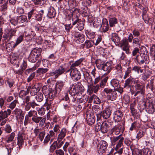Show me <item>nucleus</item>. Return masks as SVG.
Listing matches in <instances>:
<instances>
[{
  "label": "nucleus",
  "mask_w": 155,
  "mask_h": 155,
  "mask_svg": "<svg viewBox=\"0 0 155 155\" xmlns=\"http://www.w3.org/2000/svg\"><path fill=\"white\" fill-rule=\"evenodd\" d=\"M15 133L14 132H12L9 135L8 137V139L7 140V143H8L12 142L14 139L15 136Z\"/></svg>",
  "instance_id": "nucleus-53"
},
{
  "label": "nucleus",
  "mask_w": 155,
  "mask_h": 155,
  "mask_svg": "<svg viewBox=\"0 0 155 155\" xmlns=\"http://www.w3.org/2000/svg\"><path fill=\"white\" fill-rule=\"evenodd\" d=\"M102 68L104 71H106L107 73H109L111 69V64L110 63L107 62L102 65Z\"/></svg>",
  "instance_id": "nucleus-23"
},
{
  "label": "nucleus",
  "mask_w": 155,
  "mask_h": 155,
  "mask_svg": "<svg viewBox=\"0 0 155 155\" xmlns=\"http://www.w3.org/2000/svg\"><path fill=\"white\" fill-rule=\"evenodd\" d=\"M45 132L44 131L41 132L38 135V137L41 141L43 140L45 136Z\"/></svg>",
  "instance_id": "nucleus-63"
},
{
  "label": "nucleus",
  "mask_w": 155,
  "mask_h": 155,
  "mask_svg": "<svg viewBox=\"0 0 155 155\" xmlns=\"http://www.w3.org/2000/svg\"><path fill=\"white\" fill-rule=\"evenodd\" d=\"M55 152L56 155H64V151L61 149L56 150Z\"/></svg>",
  "instance_id": "nucleus-64"
},
{
  "label": "nucleus",
  "mask_w": 155,
  "mask_h": 155,
  "mask_svg": "<svg viewBox=\"0 0 155 155\" xmlns=\"http://www.w3.org/2000/svg\"><path fill=\"white\" fill-rule=\"evenodd\" d=\"M75 86H76V91L78 95L79 94V93H81L84 91V87L81 83H78Z\"/></svg>",
  "instance_id": "nucleus-33"
},
{
  "label": "nucleus",
  "mask_w": 155,
  "mask_h": 155,
  "mask_svg": "<svg viewBox=\"0 0 155 155\" xmlns=\"http://www.w3.org/2000/svg\"><path fill=\"white\" fill-rule=\"evenodd\" d=\"M45 88H46V87L45 86L43 87L42 91L43 94L45 96H47V97L48 99L50 100V101L52 100L58 92L54 88L47 89L46 90L48 91L46 92L45 91Z\"/></svg>",
  "instance_id": "nucleus-3"
},
{
  "label": "nucleus",
  "mask_w": 155,
  "mask_h": 155,
  "mask_svg": "<svg viewBox=\"0 0 155 155\" xmlns=\"http://www.w3.org/2000/svg\"><path fill=\"white\" fill-rule=\"evenodd\" d=\"M16 31L14 30H5V32L3 37L6 39L8 38H10L15 35Z\"/></svg>",
  "instance_id": "nucleus-17"
},
{
  "label": "nucleus",
  "mask_w": 155,
  "mask_h": 155,
  "mask_svg": "<svg viewBox=\"0 0 155 155\" xmlns=\"http://www.w3.org/2000/svg\"><path fill=\"white\" fill-rule=\"evenodd\" d=\"M101 26L102 27V29H108L109 26L107 19L105 18H104L103 19Z\"/></svg>",
  "instance_id": "nucleus-37"
},
{
  "label": "nucleus",
  "mask_w": 155,
  "mask_h": 155,
  "mask_svg": "<svg viewBox=\"0 0 155 155\" xmlns=\"http://www.w3.org/2000/svg\"><path fill=\"white\" fill-rule=\"evenodd\" d=\"M134 60L140 65L143 64L144 63L146 64L149 62V58L143 57L141 55L140 57L139 55H137Z\"/></svg>",
  "instance_id": "nucleus-12"
},
{
  "label": "nucleus",
  "mask_w": 155,
  "mask_h": 155,
  "mask_svg": "<svg viewBox=\"0 0 155 155\" xmlns=\"http://www.w3.org/2000/svg\"><path fill=\"white\" fill-rule=\"evenodd\" d=\"M69 94L71 95H75L76 94L78 95L76 91V86L74 85H72L70 86L68 90Z\"/></svg>",
  "instance_id": "nucleus-27"
},
{
  "label": "nucleus",
  "mask_w": 155,
  "mask_h": 155,
  "mask_svg": "<svg viewBox=\"0 0 155 155\" xmlns=\"http://www.w3.org/2000/svg\"><path fill=\"white\" fill-rule=\"evenodd\" d=\"M111 113V110L109 108H107L104 110L102 115L104 118L106 119L109 117Z\"/></svg>",
  "instance_id": "nucleus-24"
},
{
  "label": "nucleus",
  "mask_w": 155,
  "mask_h": 155,
  "mask_svg": "<svg viewBox=\"0 0 155 155\" xmlns=\"http://www.w3.org/2000/svg\"><path fill=\"white\" fill-rule=\"evenodd\" d=\"M56 13L54 8L50 7L48 10L47 16L49 18H54L56 15Z\"/></svg>",
  "instance_id": "nucleus-21"
},
{
  "label": "nucleus",
  "mask_w": 155,
  "mask_h": 155,
  "mask_svg": "<svg viewBox=\"0 0 155 155\" xmlns=\"http://www.w3.org/2000/svg\"><path fill=\"white\" fill-rule=\"evenodd\" d=\"M132 70V69L130 67H129L127 68L123 77L124 79H125L127 77L129 76V75L131 72Z\"/></svg>",
  "instance_id": "nucleus-56"
},
{
  "label": "nucleus",
  "mask_w": 155,
  "mask_h": 155,
  "mask_svg": "<svg viewBox=\"0 0 155 155\" xmlns=\"http://www.w3.org/2000/svg\"><path fill=\"white\" fill-rule=\"evenodd\" d=\"M5 84L7 86L11 88L12 87L13 85L14 81L12 79H8L6 81Z\"/></svg>",
  "instance_id": "nucleus-54"
},
{
  "label": "nucleus",
  "mask_w": 155,
  "mask_h": 155,
  "mask_svg": "<svg viewBox=\"0 0 155 155\" xmlns=\"http://www.w3.org/2000/svg\"><path fill=\"white\" fill-rule=\"evenodd\" d=\"M64 84V83L63 81H58L56 84L54 88L58 92H59L62 89Z\"/></svg>",
  "instance_id": "nucleus-22"
},
{
  "label": "nucleus",
  "mask_w": 155,
  "mask_h": 155,
  "mask_svg": "<svg viewBox=\"0 0 155 155\" xmlns=\"http://www.w3.org/2000/svg\"><path fill=\"white\" fill-rule=\"evenodd\" d=\"M110 25V27H113L117 23V19L114 18H110L109 20Z\"/></svg>",
  "instance_id": "nucleus-44"
},
{
  "label": "nucleus",
  "mask_w": 155,
  "mask_h": 155,
  "mask_svg": "<svg viewBox=\"0 0 155 155\" xmlns=\"http://www.w3.org/2000/svg\"><path fill=\"white\" fill-rule=\"evenodd\" d=\"M132 70L137 72L138 74H139L140 72L142 73L143 72V69H141V67L137 66L134 67L132 69Z\"/></svg>",
  "instance_id": "nucleus-49"
},
{
  "label": "nucleus",
  "mask_w": 155,
  "mask_h": 155,
  "mask_svg": "<svg viewBox=\"0 0 155 155\" xmlns=\"http://www.w3.org/2000/svg\"><path fill=\"white\" fill-rule=\"evenodd\" d=\"M111 39V40L116 44H118L119 43L120 40V38L118 37V35L115 33L112 34Z\"/></svg>",
  "instance_id": "nucleus-28"
},
{
  "label": "nucleus",
  "mask_w": 155,
  "mask_h": 155,
  "mask_svg": "<svg viewBox=\"0 0 155 155\" xmlns=\"http://www.w3.org/2000/svg\"><path fill=\"white\" fill-rule=\"evenodd\" d=\"M100 87L99 84H97L96 85H91L89 87V90H91V91L94 93H96L99 89V87Z\"/></svg>",
  "instance_id": "nucleus-32"
},
{
  "label": "nucleus",
  "mask_w": 155,
  "mask_h": 155,
  "mask_svg": "<svg viewBox=\"0 0 155 155\" xmlns=\"http://www.w3.org/2000/svg\"><path fill=\"white\" fill-rule=\"evenodd\" d=\"M110 123L107 121H104L101 124V131L103 133H105L108 131L110 127Z\"/></svg>",
  "instance_id": "nucleus-18"
},
{
  "label": "nucleus",
  "mask_w": 155,
  "mask_h": 155,
  "mask_svg": "<svg viewBox=\"0 0 155 155\" xmlns=\"http://www.w3.org/2000/svg\"><path fill=\"white\" fill-rule=\"evenodd\" d=\"M86 116L87 123L89 125H92L95 122V118L93 114H91L89 112L86 114Z\"/></svg>",
  "instance_id": "nucleus-11"
},
{
  "label": "nucleus",
  "mask_w": 155,
  "mask_h": 155,
  "mask_svg": "<svg viewBox=\"0 0 155 155\" xmlns=\"http://www.w3.org/2000/svg\"><path fill=\"white\" fill-rule=\"evenodd\" d=\"M100 143V146L97 147V151L99 153L102 154L105 153L107 150L108 144L104 140H101Z\"/></svg>",
  "instance_id": "nucleus-8"
},
{
  "label": "nucleus",
  "mask_w": 155,
  "mask_h": 155,
  "mask_svg": "<svg viewBox=\"0 0 155 155\" xmlns=\"http://www.w3.org/2000/svg\"><path fill=\"white\" fill-rule=\"evenodd\" d=\"M49 135L50 137L51 138V141L50 143L53 141L54 138L56 137V135L54 133V132L53 130H51L49 132V134L47 135Z\"/></svg>",
  "instance_id": "nucleus-50"
},
{
  "label": "nucleus",
  "mask_w": 155,
  "mask_h": 155,
  "mask_svg": "<svg viewBox=\"0 0 155 155\" xmlns=\"http://www.w3.org/2000/svg\"><path fill=\"white\" fill-rule=\"evenodd\" d=\"M74 37L76 41L78 43H82L85 40L84 36L80 33H75L74 34Z\"/></svg>",
  "instance_id": "nucleus-19"
},
{
  "label": "nucleus",
  "mask_w": 155,
  "mask_h": 155,
  "mask_svg": "<svg viewBox=\"0 0 155 155\" xmlns=\"http://www.w3.org/2000/svg\"><path fill=\"white\" fill-rule=\"evenodd\" d=\"M35 98L37 101L40 102L43 99V95L41 93H39L36 97Z\"/></svg>",
  "instance_id": "nucleus-57"
},
{
  "label": "nucleus",
  "mask_w": 155,
  "mask_h": 155,
  "mask_svg": "<svg viewBox=\"0 0 155 155\" xmlns=\"http://www.w3.org/2000/svg\"><path fill=\"white\" fill-rule=\"evenodd\" d=\"M58 77L64 73L65 69L62 66H60L56 70Z\"/></svg>",
  "instance_id": "nucleus-51"
},
{
  "label": "nucleus",
  "mask_w": 155,
  "mask_h": 155,
  "mask_svg": "<svg viewBox=\"0 0 155 155\" xmlns=\"http://www.w3.org/2000/svg\"><path fill=\"white\" fill-rule=\"evenodd\" d=\"M104 91L107 94V98L108 100L113 101L116 99L117 97V94L116 91H113L111 89H109L107 88H105Z\"/></svg>",
  "instance_id": "nucleus-5"
},
{
  "label": "nucleus",
  "mask_w": 155,
  "mask_h": 155,
  "mask_svg": "<svg viewBox=\"0 0 155 155\" xmlns=\"http://www.w3.org/2000/svg\"><path fill=\"white\" fill-rule=\"evenodd\" d=\"M32 121L36 124L39 123L40 127H42L44 125L45 122L46 121V118L41 117L35 116L31 118Z\"/></svg>",
  "instance_id": "nucleus-9"
},
{
  "label": "nucleus",
  "mask_w": 155,
  "mask_h": 155,
  "mask_svg": "<svg viewBox=\"0 0 155 155\" xmlns=\"http://www.w3.org/2000/svg\"><path fill=\"white\" fill-rule=\"evenodd\" d=\"M56 148L58 149L57 141H54L50 147L49 150L51 152H53Z\"/></svg>",
  "instance_id": "nucleus-46"
},
{
  "label": "nucleus",
  "mask_w": 155,
  "mask_h": 155,
  "mask_svg": "<svg viewBox=\"0 0 155 155\" xmlns=\"http://www.w3.org/2000/svg\"><path fill=\"white\" fill-rule=\"evenodd\" d=\"M24 133L22 131H19L18 134L17 145L18 146L19 149L23 145L24 140Z\"/></svg>",
  "instance_id": "nucleus-10"
},
{
  "label": "nucleus",
  "mask_w": 155,
  "mask_h": 155,
  "mask_svg": "<svg viewBox=\"0 0 155 155\" xmlns=\"http://www.w3.org/2000/svg\"><path fill=\"white\" fill-rule=\"evenodd\" d=\"M84 59L81 58L79 60L76 61L74 63H72L70 66V69H74L73 68L79 66L81 63L84 61Z\"/></svg>",
  "instance_id": "nucleus-30"
},
{
  "label": "nucleus",
  "mask_w": 155,
  "mask_h": 155,
  "mask_svg": "<svg viewBox=\"0 0 155 155\" xmlns=\"http://www.w3.org/2000/svg\"><path fill=\"white\" fill-rule=\"evenodd\" d=\"M134 79H133L131 77L127 79L125 81L124 87L126 88H129L130 87V84L131 81H133Z\"/></svg>",
  "instance_id": "nucleus-35"
},
{
  "label": "nucleus",
  "mask_w": 155,
  "mask_h": 155,
  "mask_svg": "<svg viewBox=\"0 0 155 155\" xmlns=\"http://www.w3.org/2000/svg\"><path fill=\"white\" fill-rule=\"evenodd\" d=\"M88 99V96L85 95H83L81 97L78 98L77 99V101L79 103H85L87 101Z\"/></svg>",
  "instance_id": "nucleus-38"
},
{
  "label": "nucleus",
  "mask_w": 155,
  "mask_h": 155,
  "mask_svg": "<svg viewBox=\"0 0 155 155\" xmlns=\"http://www.w3.org/2000/svg\"><path fill=\"white\" fill-rule=\"evenodd\" d=\"M140 53L142 57L149 58L148 53L145 47H143L141 48L140 50Z\"/></svg>",
  "instance_id": "nucleus-26"
},
{
  "label": "nucleus",
  "mask_w": 155,
  "mask_h": 155,
  "mask_svg": "<svg viewBox=\"0 0 155 155\" xmlns=\"http://www.w3.org/2000/svg\"><path fill=\"white\" fill-rule=\"evenodd\" d=\"M94 43V41L87 40L85 42V46L87 48H89L92 47Z\"/></svg>",
  "instance_id": "nucleus-47"
},
{
  "label": "nucleus",
  "mask_w": 155,
  "mask_h": 155,
  "mask_svg": "<svg viewBox=\"0 0 155 155\" xmlns=\"http://www.w3.org/2000/svg\"><path fill=\"white\" fill-rule=\"evenodd\" d=\"M111 85L114 87V89L118 87L119 85V81L117 79H113L111 80L110 82Z\"/></svg>",
  "instance_id": "nucleus-42"
},
{
  "label": "nucleus",
  "mask_w": 155,
  "mask_h": 155,
  "mask_svg": "<svg viewBox=\"0 0 155 155\" xmlns=\"http://www.w3.org/2000/svg\"><path fill=\"white\" fill-rule=\"evenodd\" d=\"M120 47L127 54L130 53V47L127 39L126 38H123L120 43Z\"/></svg>",
  "instance_id": "nucleus-6"
},
{
  "label": "nucleus",
  "mask_w": 155,
  "mask_h": 155,
  "mask_svg": "<svg viewBox=\"0 0 155 155\" xmlns=\"http://www.w3.org/2000/svg\"><path fill=\"white\" fill-rule=\"evenodd\" d=\"M48 71V69L47 68H39L37 70V72L39 74H41L46 73Z\"/></svg>",
  "instance_id": "nucleus-52"
},
{
  "label": "nucleus",
  "mask_w": 155,
  "mask_h": 155,
  "mask_svg": "<svg viewBox=\"0 0 155 155\" xmlns=\"http://www.w3.org/2000/svg\"><path fill=\"white\" fill-rule=\"evenodd\" d=\"M76 12H78V13L79 14L78 10L77 9H75L73 12V13L69 11H68L67 12H65V14L66 17H68L70 18L72 17L73 15H74V13Z\"/></svg>",
  "instance_id": "nucleus-41"
},
{
  "label": "nucleus",
  "mask_w": 155,
  "mask_h": 155,
  "mask_svg": "<svg viewBox=\"0 0 155 155\" xmlns=\"http://www.w3.org/2000/svg\"><path fill=\"white\" fill-rule=\"evenodd\" d=\"M84 26V24L83 21H80L78 23L77 28L78 29H83Z\"/></svg>",
  "instance_id": "nucleus-62"
},
{
  "label": "nucleus",
  "mask_w": 155,
  "mask_h": 155,
  "mask_svg": "<svg viewBox=\"0 0 155 155\" xmlns=\"http://www.w3.org/2000/svg\"><path fill=\"white\" fill-rule=\"evenodd\" d=\"M41 48L35 49L31 52L28 58L29 61L31 62H35L38 59L41 58Z\"/></svg>",
  "instance_id": "nucleus-2"
},
{
  "label": "nucleus",
  "mask_w": 155,
  "mask_h": 155,
  "mask_svg": "<svg viewBox=\"0 0 155 155\" xmlns=\"http://www.w3.org/2000/svg\"><path fill=\"white\" fill-rule=\"evenodd\" d=\"M4 130L7 133H10L12 129L11 126L9 124H6L4 127Z\"/></svg>",
  "instance_id": "nucleus-58"
},
{
  "label": "nucleus",
  "mask_w": 155,
  "mask_h": 155,
  "mask_svg": "<svg viewBox=\"0 0 155 155\" xmlns=\"http://www.w3.org/2000/svg\"><path fill=\"white\" fill-rule=\"evenodd\" d=\"M66 73L69 74L72 79L75 81L79 80L81 78V74L76 68L70 69L66 71Z\"/></svg>",
  "instance_id": "nucleus-4"
},
{
  "label": "nucleus",
  "mask_w": 155,
  "mask_h": 155,
  "mask_svg": "<svg viewBox=\"0 0 155 155\" xmlns=\"http://www.w3.org/2000/svg\"><path fill=\"white\" fill-rule=\"evenodd\" d=\"M114 69L116 74H120L122 73V67L120 64L115 66Z\"/></svg>",
  "instance_id": "nucleus-29"
},
{
  "label": "nucleus",
  "mask_w": 155,
  "mask_h": 155,
  "mask_svg": "<svg viewBox=\"0 0 155 155\" xmlns=\"http://www.w3.org/2000/svg\"><path fill=\"white\" fill-rule=\"evenodd\" d=\"M12 112L10 109H8L4 111L2 110L0 111V120H3L8 117Z\"/></svg>",
  "instance_id": "nucleus-15"
},
{
  "label": "nucleus",
  "mask_w": 155,
  "mask_h": 155,
  "mask_svg": "<svg viewBox=\"0 0 155 155\" xmlns=\"http://www.w3.org/2000/svg\"><path fill=\"white\" fill-rule=\"evenodd\" d=\"M23 34H21L18 37L17 39L15 44L13 46L14 48H15L23 41Z\"/></svg>",
  "instance_id": "nucleus-34"
},
{
  "label": "nucleus",
  "mask_w": 155,
  "mask_h": 155,
  "mask_svg": "<svg viewBox=\"0 0 155 155\" xmlns=\"http://www.w3.org/2000/svg\"><path fill=\"white\" fill-rule=\"evenodd\" d=\"M27 19V18L26 16L25 15H22L18 17L17 22L16 20H11V22L12 25H15L17 24L18 23H23Z\"/></svg>",
  "instance_id": "nucleus-14"
},
{
  "label": "nucleus",
  "mask_w": 155,
  "mask_h": 155,
  "mask_svg": "<svg viewBox=\"0 0 155 155\" xmlns=\"http://www.w3.org/2000/svg\"><path fill=\"white\" fill-rule=\"evenodd\" d=\"M133 82L134 84V87L137 92L135 93L134 96H136L139 94L143 95L145 92V86L137 79H134Z\"/></svg>",
  "instance_id": "nucleus-1"
},
{
  "label": "nucleus",
  "mask_w": 155,
  "mask_h": 155,
  "mask_svg": "<svg viewBox=\"0 0 155 155\" xmlns=\"http://www.w3.org/2000/svg\"><path fill=\"white\" fill-rule=\"evenodd\" d=\"M85 79L86 80L87 83L88 84H92L93 80L91 77L89 73L87 72L84 74V76Z\"/></svg>",
  "instance_id": "nucleus-36"
},
{
  "label": "nucleus",
  "mask_w": 155,
  "mask_h": 155,
  "mask_svg": "<svg viewBox=\"0 0 155 155\" xmlns=\"http://www.w3.org/2000/svg\"><path fill=\"white\" fill-rule=\"evenodd\" d=\"M12 113L15 115L17 120H18L19 119H20L21 121L23 120L24 114L23 111L21 109L16 108L12 111Z\"/></svg>",
  "instance_id": "nucleus-7"
},
{
  "label": "nucleus",
  "mask_w": 155,
  "mask_h": 155,
  "mask_svg": "<svg viewBox=\"0 0 155 155\" xmlns=\"http://www.w3.org/2000/svg\"><path fill=\"white\" fill-rule=\"evenodd\" d=\"M123 114L122 112L119 110L114 112V119L116 122H119L121 120Z\"/></svg>",
  "instance_id": "nucleus-16"
},
{
  "label": "nucleus",
  "mask_w": 155,
  "mask_h": 155,
  "mask_svg": "<svg viewBox=\"0 0 155 155\" xmlns=\"http://www.w3.org/2000/svg\"><path fill=\"white\" fill-rule=\"evenodd\" d=\"M28 34H27L26 32H25V37L28 36L30 37V39L29 40L34 39H35L34 37L35 36L36 34L33 31H31V32L29 33V32H28Z\"/></svg>",
  "instance_id": "nucleus-45"
},
{
  "label": "nucleus",
  "mask_w": 155,
  "mask_h": 155,
  "mask_svg": "<svg viewBox=\"0 0 155 155\" xmlns=\"http://www.w3.org/2000/svg\"><path fill=\"white\" fill-rule=\"evenodd\" d=\"M124 137H121L120 140L119 141L118 143L116 145L115 148V150H117V149L120 148L122 145L123 144V142L124 140Z\"/></svg>",
  "instance_id": "nucleus-59"
},
{
  "label": "nucleus",
  "mask_w": 155,
  "mask_h": 155,
  "mask_svg": "<svg viewBox=\"0 0 155 155\" xmlns=\"http://www.w3.org/2000/svg\"><path fill=\"white\" fill-rule=\"evenodd\" d=\"M142 18L144 21L145 23L147 24L148 23L150 19V18L147 15H142Z\"/></svg>",
  "instance_id": "nucleus-60"
},
{
  "label": "nucleus",
  "mask_w": 155,
  "mask_h": 155,
  "mask_svg": "<svg viewBox=\"0 0 155 155\" xmlns=\"http://www.w3.org/2000/svg\"><path fill=\"white\" fill-rule=\"evenodd\" d=\"M5 99L3 98H0V108L1 109L5 107Z\"/></svg>",
  "instance_id": "nucleus-61"
},
{
  "label": "nucleus",
  "mask_w": 155,
  "mask_h": 155,
  "mask_svg": "<svg viewBox=\"0 0 155 155\" xmlns=\"http://www.w3.org/2000/svg\"><path fill=\"white\" fill-rule=\"evenodd\" d=\"M122 130V127L121 125H120L118 127L115 126L112 128V131L114 132L115 135H117L119 134Z\"/></svg>",
  "instance_id": "nucleus-31"
},
{
  "label": "nucleus",
  "mask_w": 155,
  "mask_h": 155,
  "mask_svg": "<svg viewBox=\"0 0 155 155\" xmlns=\"http://www.w3.org/2000/svg\"><path fill=\"white\" fill-rule=\"evenodd\" d=\"M19 104V102L18 100L15 99L12 101L9 104V107L10 109L13 110L16 107V105Z\"/></svg>",
  "instance_id": "nucleus-39"
},
{
  "label": "nucleus",
  "mask_w": 155,
  "mask_h": 155,
  "mask_svg": "<svg viewBox=\"0 0 155 155\" xmlns=\"http://www.w3.org/2000/svg\"><path fill=\"white\" fill-rule=\"evenodd\" d=\"M41 88V84H36L34 85L31 88L30 94L32 96H34L40 91Z\"/></svg>",
  "instance_id": "nucleus-13"
},
{
  "label": "nucleus",
  "mask_w": 155,
  "mask_h": 155,
  "mask_svg": "<svg viewBox=\"0 0 155 155\" xmlns=\"http://www.w3.org/2000/svg\"><path fill=\"white\" fill-rule=\"evenodd\" d=\"M67 132L68 130L66 128H62L58 135L57 137L58 140L59 141L62 140L66 136Z\"/></svg>",
  "instance_id": "nucleus-20"
},
{
  "label": "nucleus",
  "mask_w": 155,
  "mask_h": 155,
  "mask_svg": "<svg viewBox=\"0 0 155 155\" xmlns=\"http://www.w3.org/2000/svg\"><path fill=\"white\" fill-rule=\"evenodd\" d=\"M85 33L87 37L90 38H94L95 36V33L94 32L91 31H89L88 30L86 31Z\"/></svg>",
  "instance_id": "nucleus-43"
},
{
  "label": "nucleus",
  "mask_w": 155,
  "mask_h": 155,
  "mask_svg": "<svg viewBox=\"0 0 155 155\" xmlns=\"http://www.w3.org/2000/svg\"><path fill=\"white\" fill-rule=\"evenodd\" d=\"M37 114L36 111L34 110H30L28 113V114L26 115V116L28 118L29 117H34L35 116H37Z\"/></svg>",
  "instance_id": "nucleus-40"
},
{
  "label": "nucleus",
  "mask_w": 155,
  "mask_h": 155,
  "mask_svg": "<svg viewBox=\"0 0 155 155\" xmlns=\"http://www.w3.org/2000/svg\"><path fill=\"white\" fill-rule=\"evenodd\" d=\"M37 12V11L35 9H32L28 13V18L29 19H30L32 16H33Z\"/></svg>",
  "instance_id": "nucleus-55"
},
{
  "label": "nucleus",
  "mask_w": 155,
  "mask_h": 155,
  "mask_svg": "<svg viewBox=\"0 0 155 155\" xmlns=\"http://www.w3.org/2000/svg\"><path fill=\"white\" fill-rule=\"evenodd\" d=\"M108 79V76L104 77L102 76L101 77V82L100 84H99L101 87L104 88L106 85Z\"/></svg>",
  "instance_id": "nucleus-25"
},
{
  "label": "nucleus",
  "mask_w": 155,
  "mask_h": 155,
  "mask_svg": "<svg viewBox=\"0 0 155 155\" xmlns=\"http://www.w3.org/2000/svg\"><path fill=\"white\" fill-rule=\"evenodd\" d=\"M151 151L148 148L143 149L141 151V154L142 155H151Z\"/></svg>",
  "instance_id": "nucleus-48"
}]
</instances>
